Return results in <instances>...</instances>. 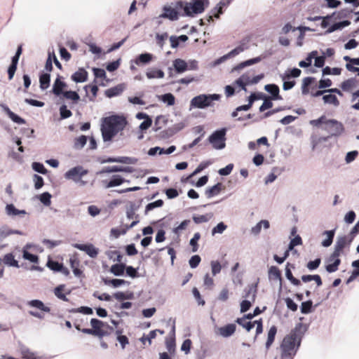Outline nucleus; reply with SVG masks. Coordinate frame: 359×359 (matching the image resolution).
<instances>
[{"mask_svg":"<svg viewBox=\"0 0 359 359\" xmlns=\"http://www.w3.org/2000/svg\"><path fill=\"white\" fill-rule=\"evenodd\" d=\"M163 201L161 199H158L154 202L150 203L147 205L145 208L144 213L147 215L149 211L154 210L156 208H160L163 206Z\"/></svg>","mask_w":359,"mask_h":359,"instance_id":"obj_44","label":"nucleus"},{"mask_svg":"<svg viewBox=\"0 0 359 359\" xmlns=\"http://www.w3.org/2000/svg\"><path fill=\"white\" fill-rule=\"evenodd\" d=\"M28 305L32 307H35L39 309L41 312L33 311H30L29 313L34 317H36L39 319L44 318V313L43 312L49 313L50 311V309L44 305V304L38 299H34L28 302Z\"/></svg>","mask_w":359,"mask_h":359,"instance_id":"obj_8","label":"nucleus"},{"mask_svg":"<svg viewBox=\"0 0 359 359\" xmlns=\"http://www.w3.org/2000/svg\"><path fill=\"white\" fill-rule=\"evenodd\" d=\"M323 100L325 103L332 104L337 107L339 105V101L334 95H326L323 97Z\"/></svg>","mask_w":359,"mask_h":359,"instance_id":"obj_45","label":"nucleus"},{"mask_svg":"<svg viewBox=\"0 0 359 359\" xmlns=\"http://www.w3.org/2000/svg\"><path fill=\"white\" fill-rule=\"evenodd\" d=\"M226 227L227 226L226 224H224L223 222H220L212 229V234L215 235V233H222L226 229Z\"/></svg>","mask_w":359,"mask_h":359,"instance_id":"obj_62","label":"nucleus"},{"mask_svg":"<svg viewBox=\"0 0 359 359\" xmlns=\"http://www.w3.org/2000/svg\"><path fill=\"white\" fill-rule=\"evenodd\" d=\"M125 268L124 264H116L111 266L110 271L115 276H121L124 273Z\"/></svg>","mask_w":359,"mask_h":359,"instance_id":"obj_37","label":"nucleus"},{"mask_svg":"<svg viewBox=\"0 0 359 359\" xmlns=\"http://www.w3.org/2000/svg\"><path fill=\"white\" fill-rule=\"evenodd\" d=\"M177 10H183V8H173L170 6H165L163 8V13L160 15V17L163 18H168L170 20H176L179 17V12Z\"/></svg>","mask_w":359,"mask_h":359,"instance_id":"obj_13","label":"nucleus"},{"mask_svg":"<svg viewBox=\"0 0 359 359\" xmlns=\"http://www.w3.org/2000/svg\"><path fill=\"white\" fill-rule=\"evenodd\" d=\"M247 48V46L245 43H242L240 46H237L234 49H233L231 51H230L228 54L225 55L223 57L224 59H227L229 57H234L241 52H243L244 50Z\"/></svg>","mask_w":359,"mask_h":359,"instance_id":"obj_36","label":"nucleus"},{"mask_svg":"<svg viewBox=\"0 0 359 359\" xmlns=\"http://www.w3.org/2000/svg\"><path fill=\"white\" fill-rule=\"evenodd\" d=\"M125 180L119 175H113L109 182H105L106 188H110L122 184Z\"/></svg>","mask_w":359,"mask_h":359,"instance_id":"obj_25","label":"nucleus"},{"mask_svg":"<svg viewBox=\"0 0 359 359\" xmlns=\"http://www.w3.org/2000/svg\"><path fill=\"white\" fill-rule=\"evenodd\" d=\"M294 269V265L287 263L285 267V276L295 286H299L301 285V281L294 278L291 271V269Z\"/></svg>","mask_w":359,"mask_h":359,"instance_id":"obj_21","label":"nucleus"},{"mask_svg":"<svg viewBox=\"0 0 359 359\" xmlns=\"http://www.w3.org/2000/svg\"><path fill=\"white\" fill-rule=\"evenodd\" d=\"M50 75L48 73L41 74L39 76L40 88L42 90L47 89L50 86Z\"/></svg>","mask_w":359,"mask_h":359,"instance_id":"obj_32","label":"nucleus"},{"mask_svg":"<svg viewBox=\"0 0 359 359\" xmlns=\"http://www.w3.org/2000/svg\"><path fill=\"white\" fill-rule=\"evenodd\" d=\"M302 327V324L299 323L289 334L284 337L280 345L282 359H292L296 354L301 342L300 331Z\"/></svg>","mask_w":359,"mask_h":359,"instance_id":"obj_2","label":"nucleus"},{"mask_svg":"<svg viewBox=\"0 0 359 359\" xmlns=\"http://www.w3.org/2000/svg\"><path fill=\"white\" fill-rule=\"evenodd\" d=\"M314 81L315 79L313 77H306L303 79L302 86V93L303 95H307L309 93V86Z\"/></svg>","mask_w":359,"mask_h":359,"instance_id":"obj_35","label":"nucleus"},{"mask_svg":"<svg viewBox=\"0 0 359 359\" xmlns=\"http://www.w3.org/2000/svg\"><path fill=\"white\" fill-rule=\"evenodd\" d=\"M352 241L353 238H349L347 236H339L334 245V250L341 255L345 248H349Z\"/></svg>","mask_w":359,"mask_h":359,"instance_id":"obj_10","label":"nucleus"},{"mask_svg":"<svg viewBox=\"0 0 359 359\" xmlns=\"http://www.w3.org/2000/svg\"><path fill=\"white\" fill-rule=\"evenodd\" d=\"M205 3L208 4V0H193L190 3L182 1L177 2V8H183L184 15L192 16L193 14L201 13L205 9Z\"/></svg>","mask_w":359,"mask_h":359,"instance_id":"obj_3","label":"nucleus"},{"mask_svg":"<svg viewBox=\"0 0 359 359\" xmlns=\"http://www.w3.org/2000/svg\"><path fill=\"white\" fill-rule=\"evenodd\" d=\"M65 290V285L61 284L54 289V294L59 299L64 302H68L69 299L67 298L66 294L64 293Z\"/></svg>","mask_w":359,"mask_h":359,"instance_id":"obj_30","label":"nucleus"},{"mask_svg":"<svg viewBox=\"0 0 359 359\" xmlns=\"http://www.w3.org/2000/svg\"><path fill=\"white\" fill-rule=\"evenodd\" d=\"M67 87L66 83L61 81V76L60 75L57 76V78L55 79L53 86V93L57 96H59L63 93V89Z\"/></svg>","mask_w":359,"mask_h":359,"instance_id":"obj_19","label":"nucleus"},{"mask_svg":"<svg viewBox=\"0 0 359 359\" xmlns=\"http://www.w3.org/2000/svg\"><path fill=\"white\" fill-rule=\"evenodd\" d=\"M2 261L4 263L10 266H14L16 268H19L20 266L18 264V262L15 260V256L12 253H8L4 255Z\"/></svg>","mask_w":359,"mask_h":359,"instance_id":"obj_29","label":"nucleus"},{"mask_svg":"<svg viewBox=\"0 0 359 359\" xmlns=\"http://www.w3.org/2000/svg\"><path fill=\"white\" fill-rule=\"evenodd\" d=\"M192 293L196 300L198 302L199 305L203 306L205 304V301L202 299L201 295L196 287H194L192 290Z\"/></svg>","mask_w":359,"mask_h":359,"instance_id":"obj_63","label":"nucleus"},{"mask_svg":"<svg viewBox=\"0 0 359 359\" xmlns=\"http://www.w3.org/2000/svg\"><path fill=\"white\" fill-rule=\"evenodd\" d=\"M90 324L92 329L88 328L83 330V333L96 336L100 339L102 338L104 336L109 334V333L104 330L105 327L113 330L112 327H110L108 325L104 323L102 321L97 318H92L90 320Z\"/></svg>","mask_w":359,"mask_h":359,"instance_id":"obj_4","label":"nucleus"},{"mask_svg":"<svg viewBox=\"0 0 359 359\" xmlns=\"http://www.w3.org/2000/svg\"><path fill=\"white\" fill-rule=\"evenodd\" d=\"M222 187L223 185L222 183H217L215 185L208 188L205 191V196L207 198H210L218 195L221 191Z\"/></svg>","mask_w":359,"mask_h":359,"instance_id":"obj_23","label":"nucleus"},{"mask_svg":"<svg viewBox=\"0 0 359 359\" xmlns=\"http://www.w3.org/2000/svg\"><path fill=\"white\" fill-rule=\"evenodd\" d=\"M62 95L66 99L71 100L75 103H76L80 99L79 94L76 91H72V90L64 91Z\"/></svg>","mask_w":359,"mask_h":359,"instance_id":"obj_41","label":"nucleus"},{"mask_svg":"<svg viewBox=\"0 0 359 359\" xmlns=\"http://www.w3.org/2000/svg\"><path fill=\"white\" fill-rule=\"evenodd\" d=\"M22 257L34 264H37L39 262V257L36 255L31 254L25 248L22 250Z\"/></svg>","mask_w":359,"mask_h":359,"instance_id":"obj_43","label":"nucleus"},{"mask_svg":"<svg viewBox=\"0 0 359 359\" xmlns=\"http://www.w3.org/2000/svg\"><path fill=\"white\" fill-rule=\"evenodd\" d=\"M6 213L8 215H25V210H19L13 204H8L6 207Z\"/></svg>","mask_w":359,"mask_h":359,"instance_id":"obj_42","label":"nucleus"},{"mask_svg":"<svg viewBox=\"0 0 359 359\" xmlns=\"http://www.w3.org/2000/svg\"><path fill=\"white\" fill-rule=\"evenodd\" d=\"M225 129H222L214 132L209 137V141L215 149H221L225 147Z\"/></svg>","mask_w":359,"mask_h":359,"instance_id":"obj_7","label":"nucleus"},{"mask_svg":"<svg viewBox=\"0 0 359 359\" xmlns=\"http://www.w3.org/2000/svg\"><path fill=\"white\" fill-rule=\"evenodd\" d=\"M175 97L171 93H166L162 95L161 100L167 103L168 105H173L175 104Z\"/></svg>","mask_w":359,"mask_h":359,"instance_id":"obj_54","label":"nucleus"},{"mask_svg":"<svg viewBox=\"0 0 359 359\" xmlns=\"http://www.w3.org/2000/svg\"><path fill=\"white\" fill-rule=\"evenodd\" d=\"M125 88L126 85L124 83H120L114 87L106 90L104 92V95L109 98L118 96L120 95L123 92Z\"/></svg>","mask_w":359,"mask_h":359,"instance_id":"obj_17","label":"nucleus"},{"mask_svg":"<svg viewBox=\"0 0 359 359\" xmlns=\"http://www.w3.org/2000/svg\"><path fill=\"white\" fill-rule=\"evenodd\" d=\"M126 215H127V217L130 219H133L134 217L136 219V220L133 221L129 226H127L128 229H132L133 227H134L135 225H137L139 223V219H138L139 216H138V215L135 214V210L133 208L128 210L126 212Z\"/></svg>","mask_w":359,"mask_h":359,"instance_id":"obj_38","label":"nucleus"},{"mask_svg":"<svg viewBox=\"0 0 359 359\" xmlns=\"http://www.w3.org/2000/svg\"><path fill=\"white\" fill-rule=\"evenodd\" d=\"M302 280L304 283H307L311 280H314L317 284V286H321L323 284L322 279L320 276L318 274L316 275H304L302 276Z\"/></svg>","mask_w":359,"mask_h":359,"instance_id":"obj_33","label":"nucleus"},{"mask_svg":"<svg viewBox=\"0 0 359 359\" xmlns=\"http://www.w3.org/2000/svg\"><path fill=\"white\" fill-rule=\"evenodd\" d=\"M173 66L177 73H182L188 69L187 62L182 59H176L174 60Z\"/></svg>","mask_w":359,"mask_h":359,"instance_id":"obj_28","label":"nucleus"},{"mask_svg":"<svg viewBox=\"0 0 359 359\" xmlns=\"http://www.w3.org/2000/svg\"><path fill=\"white\" fill-rule=\"evenodd\" d=\"M75 248L84 251L88 255L92 258H95L98 255V249L93 244H76Z\"/></svg>","mask_w":359,"mask_h":359,"instance_id":"obj_14","label":"nucleus"},{"mask_svg":"<svg viewBox=\"0 0 359 359\" xmlns=\"http://www.w3.org/2000/svg\"><path fill=\"white\" fill-rule=\"evenodd\" d=\"M236 323L244 327L248 332L254 327V322L247 321L246 318H237Z\"/></svg>","mask_w":359,"mask_h":359,"instance_id":"obj_39","label":"nucleus"},{"mask_svg":"<svg viewBox=\"0 0 359 359\" xmlns=\"http://www.w3.org/2000/svg\"><path fill=\"white\" fill-rule=\"evenodd\" d=\"M312 305L313 302L311 300L302 302L301 305V312L304 314L311 313Z\"/></svg>","mask_w":359,"mask_h":359,"instance_id":"obj_50","label":"nucleus"},{"mask_svg":"<svg viewBox=\"0 0 359 359\" xmlns=\"http://www.w3.org/2000/svg\"><path fill=\"white\" fill-rule=\"evenodd\" d=\"M341 255L335 252L334 250L332 253L329 256L327 259V262L328 263L325 266V269L329 273H333L338 270L339 266L341 264V259L339 257Z\"/></svg>","mask_w":359,"mask_h":359,"instance_id":"obj_9","label":"nucleus"},{"mask_svg":"<svg viewBox=\"0 0 359 359\" xmlns=\"http://www.w3.org/2000/svg\"><path fill=\"white\" fill-rule=\"evenodd\" d=\"M302 238L297 235L294 238H292L289 244V250H292L295 246L302 245Z\"/></svg>","mask_w":359,"mask_h":359,"instance_id":"obj_64","label":"nucleus"},{"mask_svg":"<svg viewBox=\"0 0 359 359\" xmlns=\"http://www.w3.org/2000/svg\"><path fill=\"white\" fill-rule=\"evenodd\" d=\"M152 60V55L150 53H142L135 58L133 62L137 65H146Z\"/></svg>","mask_w":359,"mask_h":359,"instance_id":"obj_22","label":"nucleus"},{"mask_svg":"<svg viewBox=\"0 0 359 359\" xmlns=\"http://www.w3.org/2000/svg\"><path fill=\"white\" fill-rule=\"evenodd\" d=\"M212 213L194 216L193 220L196 224L204 223L208 222L212 217Z\"/></svg>","mask_w":359,"mask_h":359,"instance_id":"obj_40","label":"nucleus"},{"mask_svg":"<svg viewBox=\"0 0 359 359\" xmlns=\"http://www.w3.org/2000/svg\"><path fill=\"white\" fill-rule=\"evenodd\" d=\"M60 114L61 118H67L70 116H72V113L70 110L67 109L66 105H62L60 108Z\"/></svg>","mask_w":359,"mask_h":359,"instance_id":"obj_56","label":"nucleus"},{"mask_svg":"<svg viewBox=\"0 0 359 359\" xmlns=\"http://www.w3.org/2000/svg\"><path fill=\"white\" fill-rule=\"evenodd\" d=\"M323 129L330 134V136H339L342 134L344 130V126L341 123L334 119L327 118Z\"/></svg>","mask_w":359,"mask_h":359,"instance_id":"obj_6","label":"nucleus"},{"mask_svg":"<svg viewBox=\"0 0 359 359\" xmlns=\"http://www.w3.org/2000/svg\"><path fill=\"white\" fill-rule=\"evenodd\" d=\"M33 180L34 182V187L36 189H39L43 186V179L42 177L35 174L33 177Z\"/></svg>","mask_w":359,"mask_h":359,"instance_id":"obj_58","label":"nucleus"},{"mask_svg":"<svg viewBox=\"0 0 359 359\" xmlns=\"http://www.w3.org/2000/svg\"><path fill=\"white\" fill-rule=\"evenodd\" d=\"M335 230H330V231H325L323 232V235H325L327 238L323 240L321 243L323 247H329L332 245L333 242V238L334 237Z\"/></svg>","mask_w":359,"mask_h":359,"instance_id":"obj_31","label":"nucleus"},{"mask_svg":"<svg viewBox=\"0 0 359 359\" xmlns=\"http://www.w3.org/2000/svg\"><path fill=\"white\" fill-rule=\"evenodd\" d=\"M51 195L48 192H44L39 196L40 201L45 205H50L51 203Z\"/></svg>","mask_w":359,"mask_h":359,"instance_id":"obj_51","label":"nucleus"},{"mask_svg":"<svg viewBox=\"0 0 359 359\" xmlns=\"http://www.w3.org/2000/svg\"><path fill=\"white\" fill-rule=\"evenodd\" d=\"M87 142V137L85 135H81L80 137L74 140V147L75 149H79L83 148Z\"/></svg>","mask_w":359,"mask_h":359,"instance_id":"obj_47","label":"nucleus"},{"mask_svg":"<svg viewBox=\"0 0 359 359\" xmlns=\"http://www.w3.org/2000/svg\"><path fill=\"white\" fill-rule=\"evenodd\" d=\"M88 72L83 68H79L71 76V79L76 83H82L88 79Z\"/></svg>","mask_w":359,"mask_h":359,"instance_id":"obj_18","label":"nucleus"},{"mask_svg":"<svg viewBox=\"0 0 359 359\" xmlns=\"http://www.w3.org/2000/svg\"><path fill=\"white\" fill-rule=\"evenodd\" d=\"M272 100H273V99L265 96L264 98V102L259 107V111L262 112L268 109L271 108L273 107Z\"/></svg>","mask_w":359,"mask_h":359,"instance_id":"obj_49","label":"nucleus"},{"mask_svg":"<svg viewBox=\"0 0 359 359\" xmlns=\"http://www.w3.org/2000/svg\"><path fill=\"white\" fill-rule=\"evenodd\" d=\"M269 276L273 279L281 280V273L277 266H271L269 270Z\"/></svg>","mask_w":359,"mask_h":359,"instance_id":"obj_48","label":"nucleus"},{"mask_svg":"<svg viewBox=\"0 0 359 359\" xmlns=\"http://www.w3.org/2000/svg\"><path fill=\"white\" fill-rule=\"evenodd\" d=\"M146 76L149 79H162V78L164 77L165 74L161 69H156V68H151V69H149L147 72Z\"/></svg>","mask_w":359,"mask_h":359,"instance_id":"obj_26","label":"nucleus"},{"mask_svg":"<svg viewBox=\"0 0 359 359\" xmlns=\"http://www.w3.org/2000/svg\"><path fill=\"white\" fill-rule=\"evenodd\" d=\"M351 24L350 21L344 20L342 22H337L330 26L327 30L326 31L327 34L332 33L337 29H341L346 26H348Z\"/></svg>","mask_w":359,"mask_h":359,"instance_id":"obj_34","label":"nucleus"},{"mask_svg":"<svg viewBox=\"0 0 359 359\" xmlns=\"http://www.w3.org/2000/svg\"><path fill=\"white\" fill-rule=\"evenodd\" d=\"M257 289V285H249L244 290L243 298H250L252 302L255 301Z\"/></svg>","mask_w":359,"mask_h":359,"instance_id":"obj_20","label":"nucleus"},{"mask_svg":"<svg viewBox=\"0 0 359 359\" xmlns=\"http://www.w3.org/2000/svg\"><path fill=\"white\" fill-rule=\"evenodd\" d=\"M355 83L356 81L354 79H349L342 82L341 88L343 90L348 91L353 88L355 86Z\"/></svg>","mask_w":359,"mask_h":359,"instance_id":"obj_46","label":"nucleus"},{"mask_svg":"<svg viewBox=\"0 0 359 359\" xmlns=\"http://www.w3.org/2000/svg\"><path fill=\"white\" fill-rule=\"evenodd\" d=\"M236 84L242 88L244 90H246V86L252 84L251 76L248 74H244L240 76L236 81Z\"/></svg>","mask_w":359,"mask_h":359,"instance_id":"obj_24","label":"nucleus"},{"mask_svg":"<svg viewBox=\"0 0 359 359\" xmlns=\"http://www.w3.org/2000/svg\"><path fill=\"white\" fill-rule=\"evenodd\" d=\"M320 263H321V259L320 258H317L313 261L309 262L306 264V267L309 270L312 271V270L316 269L320 266Z\"/></svg>","mask_w":359,"mask_h":359,"instance_id":"obj_60","label":"nucleus"},{"mask_svg":"<svg viewBox=\"0 0 359 359\" xmlns=\"http://www.w3.org/2000/svg\"><path fill=\"white\" fill-rule=\"evenodd\" d=\"M87 173V171L85 170L81 166H76L70 170H69L65 173V177L67 179H72L74 180H77L82 176L85 175Z\"/></svg>","mask_w":359,"mask_h":359,"instance_id":"obj_12","label":"nucleus"},{"mask_svg":"<svg viewBox=\"0 0 359 359\" xmlns=\"http://www.w3.org/2000/svg\"><path fill=\"white\" fill-rule=\"evenodd\" d=\"M32 168L41 174H46L47 172V170L43 166V165L41 163L34 162L32 163Z\"/></svg>","mask_w":359,"mask_h":359,"instance_id":"obj_59","label":"nucleus"},{"mask_svg":"<svg viewBox=\"0 0 359 359\" xmlns=\"http://www.w3.org/2000/svg\"><path fill=\"white\" fill-rule=\"evenodd\" d=\"M46 266L53 272H60L66 276L69 275V269L64 266L63 264L54 261L50 257L46 263Z\"/></svg>","mask_w":359,"mask_h":359,"instance_id":"obj_11","label":"nucleus"},{"mask_svg":"<svg viewBox=\"0 0 359 359\" xmlns=\"http://www.w3.org/2000/svg\"><path fill=\"white\" fill-rule=\"evenodd\" d=\"M201 235L199 233H196L194 237L190 241V245L192 246V251L196 252L198 248V241L200 239Z\"/></svg>","mask_w":359,"mask_h":359,"instance_id":"obj_53","label":"nucleus"},{"mask_svg":"<svg viewBox=\"0 0 359 359\" xmlns=\"http://www.w3.org/2000/svg\"><path fill=\"white\" fill-rule=\"evenodd\" d=\"M127 125L126 118L122 116L112 115L102 119L101 132L104 142L111 141Z\"/></svg>","mask_w":359,"mask_h":359,"instance_id":"obj_1","label":"nucleus"},{"mask_svg":"<svg viewBox=\"0 0 359 359\" xmlns=\"http://www.w3.org/2000/svg\"><path fill=\"white\" fill-rule=\"evenodd\" d=\"M236 325L231 323L219 327L216 331V334H219L223 337H229L236 332Z\"/></svg>","mask_w":359,"mask_h":359,"instance_id":"obj_15","label":"nucleus"},{"mask_svg":"<svg viewBox=\"0 0 359 359\" xmlns=\"http://www.w3.org/2000/svg\"><path fill=\"white\" fill-rule=\"evenodd\" d=\"M220 96L217 94L213 95H200L194 97L191 100V105L195 108L203 109L210 105L213 100H218Z\"/></svg>","mask_w":359,"mask_h":359,"instance_id":"obj_5","label":"nucleus"},{"mask_svg":"<svg viewBox=\"0 0 359 359\" xmlns=\"http://www.w3.org/2000/svg\"><path fill=\"white\" fill-rule=\"evenodd\" d=\"M8 115L11 118V119L14 121L15 123H17L18 124H23L25 123V120L11 111L9 109H8Z\"/></svg>","mask_w":359,"mask_h":359,"instance_id":"obj_52","label":"nucleus"},{"mask_svg":"<svg viewBox=\"0 0 359 359\" xmlns=\"http://www.w3.org/2000/svg\"><path fill=\"white\" fill-rule=\"evenodd\" d=\"M88 88H90V91L92 93V97L90 98L91 101H94L95 97H97L99 88L96 85H88L85 86L86 90H87Z\"/></svg>","mask_w":359,"mask_h":359,"instance_id":"obj_57","label":"nucleus"},{"mask_svg":"<svg viewBox=\"0 0 359 359\" xmlns=\"http://www.w3.org/2000/svg\"><path fill=\"white\" fill-rule=\"evenodd\" d=\"M277 333V327L276 325H272L269 332L267 336V340L266 341V348L269 349L274 341L276 334Z\"/></svg>","mask_w":359,"mask_h":359,"instance_id":"obj_27","label":"nucleus"},{"mask_svg":"<svg viewBox=\"0 0 359 359\" xmlns=\"http://www.w3.org/2000/svg\"><path fill=\"white\" fill-rule=\"evenodd\" d=\"M264 89L271 94V96H267L268 97L273 99V100H280L283 99L281 95L279 94L280 89L277 85L267 84L264 86Z\"/></svg>","mask_w":359,"mask_h":359,"instance_id":"obj_16","label":"nucleus"},{"mask_svg":"<svg viewBox=\"0 0 359 359\" xmlns=\"http://www.w3.org/2000/svg\"><path fill=\"white\" fill-rule=\"evenodd\" d=\"M212 273L213 276L219 273L222 269V266L218 261H212L210 263Z\"/></svg>","mask_w":359,"mask_h":359,"instance_id":"obj_55","label":"nucleus"},{"mask_svg":"<svg viewBox=\"0 0 359 359\" xmlns=\"http://www.w3.org/2000/svg\"><path fill=\"white\" fill-rule=\"evenodd\" d=\"M358 156V151H349L346 154L345 161L347 163H350L351 162L353 161L357 156Z\"/></svg>","mask_w":359,"mask_h":359,"instance_id":"obj_61","label":"nucleus"}]
</instances>
